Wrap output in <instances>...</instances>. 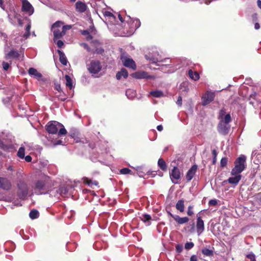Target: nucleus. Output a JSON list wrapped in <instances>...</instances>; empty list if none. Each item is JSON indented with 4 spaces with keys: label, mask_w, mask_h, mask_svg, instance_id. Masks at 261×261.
Listing matches in <instances>:
<instances>
[{
    "label": "nucleus",
    "mask_w": 261,
    "mask_h": 261,
    "mask_svg": "<svg viewBox=\"0 0 261 261\" xmlns=\"http://www.w3.org/2000/svg\"><path fill=\"white\" fill-rule=\"evenodd\" d=\"M57 96L58 98L61 101H64L67 98L66 95L62 91H60V92H59L58 94H57Z\"/></svg>",
    "instance_id": "36"
},
{
    "label": "nucleus",
    "mask_w": 261,
    "mask_h": 261,
    "mask_svg": "<svg viewBox=\"0 0 261 261\" xmlns=\"http://www.w3.org/2000/svg\"><path fill=\"white\" fill-rule=\"evenodd\" d=\"M31 22H30L25 28L26 33L23 35V37L27 38L30 35Z\"/></svg>",
    "instance_id": "39"
},
{
    "label": "nucleus",
    "mask_w": 261,
    "mask_h": 261,
    "mask_svg": "<svg viewBox=\"0 0 261 261\" xmlns=\"http://www.w3.org/2000/svg\"><path fill=\"white\" fill-rule=\"evenodd\" d=\"M17 156L20 159H23L25 155V148L23 146H21L17 152Z\"/></svg>",
    "instance_id": "33"
},
{
    "label": "nucleus",
    "mask_w": 261,
    "mask_h": 261,
    "mask_svg": "<svg viewBox=\"0 0 261 261\" xmlns=\"http://www.w3.org/2000/svg\"><path fill=\"white\" fill-rule=\"evenodd\" d=\"M141 220L146 224L147 225H150L151 224V217L148 214H144L141 217Z\"/></svg>",
    "instance_id": "27"
},
{
    "label": "nucleus",
    "mask_w": 261,
    "mask_h": 261,
    "mask_svg": "<svg viewBox=\"0 0 261 261\" xmlns=\"http://www.w3.org/2000/svg\"><path fill=\"white\" fill-rule=\"evenodd\" d=\"M196 228L198 235L199 236L204 230V222L200 216H198L196 222Z\"/></svg>",
    "instance_id": "13"
},
{
    "label": "nucleus",
    "mask_w": 261,
    "mask_h": 261,
    "mask_svg": "<svg viewBox=\"0 0 261 261\" xmlns=\"http://www.w3.org/2000/svg\"><path fill=\"white\" fill-rule=\"evenodd\" d=\"M0 147L3 149H5L7 148V146L5 145L3 142L0 139Z\"/></svg>",
    "instance_id": "60"
},
{
    "label": "nucleus",
    "mask_w": 261,
    "mask_h": 261,
    "mask_svg": "<svg viewBox=\"0 0 261 261\" xmlns=\"http://www.w3.org/2000/svg\"><path fill=\"white\" fill-rule=\"evenodd\" d=\"M84 182L87 184L89 186L92 187L93 186H97L98 182L97 181H92L87 178L84 179Z\"/></svg>",
    "instance_id": "31"
},
{
    "label": "nucleus",
    "mask_w": 261,
    "mask_h": 261,
    "mask_svg": "<svg viewBox=\"0 0 261 261\" xmlns=\"http://www.w3.org/2000/svg\"><path fill=\"white\" fill-rule=\"evenodd\" d=\"M197 169V166L196 165H193L191 168L188 170L186 174V179L188 181H190L195 174Z\"/></svg>",
    "instance_id": "16"
},
{
    "label": "nucleus",
    "mask_w": 261,
    "mask_h": 261,
    "mask_svg": "<svg viewBox=\"0 0 261 261\" xmlns=\"http://www.w3.org/2000/svg\"><path fill=\"white\" fill-rule=\"evenodd\" d=\"M158 164L161 170L163 171L167 170V165L163 159L161 158L159 159Z\"/></svg>",
    "instance_id": "29"
},
{
    "label": "nucleus",
    "mask_w": 261,
    "mask_h": 261,
    "mask_svg": "<svg viewBox=\"0 0 261 261\" xmlns=\"http://www.w3.org/2000/svg\"><path fill=\"white\" fill-rule=\"evenodd\" d=\"M202 253L204 255L207 256H211L213 255V252L212 250L205 248L202 250Z\"/></svg>",
    "instance_id": "38"
},
{
    "label": "nucleus",
    "mask_w": 261,
    "mask_h": 261,
    "mask_svg": "<svg viewBox=\"0 0 261 261\" xmlns=\"http://www.w3.org/2000/svg\"><path fill=\"white\" fill-rule=\"evenodd\" d=\"M59 48H61L64 45V43L62 40H59L55 42Z\"/></svg>",
    "instance_id": "54"
},
{
    "label": "nucleus",
    "mask_w": 261,
    "mask_h": 261,
    "mask_svg": "<svg viewBox=\"0 0 261 261\" xmlns=\"http://www.w3.org/2000/svg\"><path fill=\"white\" fill-rule=\"evenodd\" d=\"M58 53L59 55V60L60 62L64 65H66L67 63V60L66 59V57L64 54L63 52H62L60 50H58Z\"/></svg>",
    "instance_id": "25"
},
{
    "label": "nucleus",
    "mask_w": 261,
    "mask_h": 261,
    "mask_svg": "<svg viewBox=\"0 0 261 261\" xmlns=\"http://www.w3.org/2000/svg\"><path fill=\"white\" fill-rule=\"evenodd\" d=\"M227 124L223 123V122H220L218 126V130L219 133L226 135L228 133L229 127L226 125Z\"/></svg>",
    "instance_id": "15"
},
{
    "label": "nucleus",
    "mask_w": 261,
    "mask_h": 261,
    "mask_svg": "<svg viewBox=\"0 0 261 261\" xmlns=\"http://www.w3.org/2000/svg\"><path fill=\"white\" fill-rule=\"evenodd\" d=\"M233 175V177H230L227 179V181L228 183L234 185H237L242 178V175L241 174H231Z\"/></svg>",
    "instance_id": "17"
},
{
    "label": "nucleus",
    "mask_w": 261,
    "mask_h": 261,
    "mask_svg": "<svg viewBox=\"0 0 261 261\" xmlns=\"http://www.w3.org/2000/svg\"><path fill=\"white\" fill-rule=\"evenodd\" d=\"M225 110H221L220 111V113H219V117L221 118H222V117L223 116H224L225 115Z\"/></svg>",
    "instance_id": "58"
},
{
    "label": "nucleus",
    "mask_w": 261,
    "mask_h": 261,
    "mask_svg": "<svg viewBox=\"0 0 261 261\" xmlns=\"http://www.w3.org/2000/svg\"><path fill=\"white\" fill-rule=\"evenodd\" d=\"M2 65L3 69L6 71L10 67V64L8 63L5 62H3Z\"/></svg>",
    "instance_id": "50"
},
{
    "label": "nucleus",
    "mask_w": 261,
    "mask_h": 261,
    "mask_svg": "<svg viewBox=\"0 0 261 261\" xmlns=\"http://www.w3.org/2000/svg\"><path fill=\"white\" fill-rule=\"evenodd\" d=\"M24 159H25V161L27 162H31L32 161V157L30 156V155H27V156H24Z\"/></svg>",
    "instance_id": "56"
},
{
    "label": "nucleus",
    "mask_w": 261,
    "mask_h": 261,
    "mask_svg": "<svg viewBox=\"0 0 261 261\" xmlns=\"http://www.w3.org/2000/svg\"><path fill=\"white\" fill-rule=\"evenodd\" d=\"M104 16L106 17H108L111 20H114L115 19V17L114 15L110 12L109 11H105L103 12Z\"/></svg>",
    "instance_id": "40"
},
{
    "label": "nucleus",
    "mask_w": 261,
    "mask_h": 261,
    "mask_svg": "<svg viewBox=\"0 0 261 261\" xmlns=\"http://www.w3.org/2000/svg\"><path fill=\"white\" fill-rule=\"evenodd\" d=\"M193 206L192 205H189L188 207V210H187V214L188 216H192L194 214V212L193 211Z\"/></svg>",
    "instance_id": "47"
},
{
    "label": "nucleus",
    "mask_w": 261,
    "mask_h": 261,
    "mask_svg": "<svg viewBox=\"0 0 261 261\" xmlns=\"http://www.w3.org/2000/svg\"><path fill=\"white\" fill-rule=\"evenodd\" d=\"M54 191H55L57 193V194L55 195V196L58 195L65 196L66 194L67 193V189L64 187H61L58 189H55L51 191L50 192H54Z\"/></svg>",
    "instance_id": "18"
},
{
    "label": "nucleus",
    "mask_w": 261,
    "mask_h": 261,
    "mask_svg": "<svg viewBox=\"0 0 261 261\" xmlns=\"http://www.w3.org/2000/svg\"><path fill=\"white\" fill-rule=\"evenodd\" d=\"M136 170L137 171V174L139 177H144L145 175V173L144 171H143V168L141 167H137Z\"/></svg>",
    "instance_id": "37"
},
{
    "label": "nucleus",
    "mask_w": 261,
    "mask_h": 261,
    "mask_svg": "<svg viewBox=\"0 0 261 261\" xmlns=\"http://www.w3.org/2000/svg\"><path fill=\"white\" fill-rule=\"evenodd\" d=\"M22 3L21 10L29 16L32 15L34 12V9L28 0H20Z\"/></svg>",
    "instance_id": "7"
},
{
    "label": "nucleus",
    "mask_w": 261,
    "mask_h": 261,
    "mask_svg": "<svg viewBox=\"0 0 261 261\" xmlns=\"http://www.w3.org/2000/svg\"><path fill=\"white\" fill-rule=\"evenodd\" d=\"M175 207L180 212H184L185 211L184 200L183 199L179 200L175 205Z\"/></svg>",
    "instance_id": "22"
},
{
    "label": "nucleus",
    "mask_w": 261,
    "mask_h": 261,
    "mask_svg": "<svg viewBox=\"0 0 261 261\" xmlns=\"http://www.w3.org/2000/svg\"><path fill=\"white\" fill-rule=\"evenodd\" d=\"M51 186V180L47 175H41L35 184L34 190L37 194H45Z\"/></svg>",
    "instance_id": "1"
},
{
    "label": "nucleus",
    "mask_w": 261,
    "mask_h": 261,
    "mask_svg": "<svg viewBox=\"0 0 261 261\" xmlns=\"http://www.w3.org/2000/svg\"><path fill=\"white\" fill-rule=\"evenodd\" d=\"M176 103L179 106H181L182 105V98L180 96H179L178 97L177 100L176 101Z\"/></svg>",
    "instance_id": "55"
},
{
    "label": "nucleus",
    "mask_w": 261,
    "mask_h": 261,
    "mask_svg": "<svg viewBox=\"0 0 261 261\" xmlns=\"http://www.w3.org/2000/svg\"><path fill=\"white\" fill-rule=\"evenodd\" d=\"M227 163V159L226 158H223L221 160L220 164L221 167H224L226 166Z\"/></svg>",
    "instance_id": "48"
},
{
    "label": "nucleus",
    "mask_w": 261,
    "mask_h": 261,
    "mask_svg": "<svg viewBox=\"0 0 261 261\" xmlns=\"http://www.w3.org/2000/svg\"><path fill=\"white\" fill-rule=\"evenodd\" d=\"M82 34L85 36H87V39L90 40L92 38V36L89 34V32L88 30H84L82 32Z\"/></svg>",
    "instance_id": "44"
},
{
    "label": "nucleus",
    "mask_w": 261,
    "mask_h": 261,
    "mask_svg": "<svg viewBox=\"0 0 261 261\" xmlns=\"http://www.w3.org/2000/svg\"><path fill=\"white\" fill-rule=\"evenodd\" d=\"M215 94L213 92L207 91L202 97V104L206 106L211 102L214 99Z\"/></svg>",
    "instance_id": "9"
},
{
    "label": "nucleus",
    "mask_w": 261,
    "mask_h": 261,
    "mask_svg": "<svg viewBox=\"0 0 261 261\" xmlns=\"http://www.w3.org/2000/svg\"><path fill=\"white\" fill-rule=\"evenodd\" d=\"M125 94L127 98L130 99H133L136 95V91L132 89H127Z\"/></svg>",
    "instance_id": "28"
},
{
    "label": "nucleus",
    "mask_w": 261,
    "mask_h": 261,
    "mask_svg": "<svg viewBox=\"0 0 261 261\" xmlns=\"http://www.w3.org/2000/svg\"><path fill=\"white\" fill-rule=\"evenodd\" d=\"M188 75L190 79L194 81H197L199 79V75L196 71L194 72L192 70L190 69L188 71Z\"/></svg>",
    "instance_id": "24"
},
{
    "label": "nucleus",
    "mask_w": 261,
    "mask_h": 261,
    "mask_svg": "<svg viewBox=\"0 0 261 261\" xmlns=\"http://www.w3.org/2000/svg\"><path fill=\"white\" fill-rule=\"evenodd\" d=\"M150 94L154 97H161L164 95L163 92L160 90L152 91Z\"/></svg>",
    "instance_id": "32"
},
{
    "label": "nucleus",
    "mask_w": 261,
    "mask_h": 261,
    "mask_svg": "<svg viewBox=\"0 0 261 261\" xmlns=\"http://www.w3.org/2000/svg\"><path fill=\"white\" fill-rule=\"evenodd\" d=\"M63 23L61 21H57L55 23L53 24L52 26V30H54L56 29V28L58 29V28H60L62 27Z\"/></svg>",
    "instance_id": "43"
},
{
    "label": "nucleus",
    "mask_w": 261,
    "mask_h": 261,
    "mask_svg": "<svg viewBox=\"0 0 261 261\" xmlns=\"http://www.w3.org/2000/svg\"><path fill=\"white\" fill-rule=\"evenodd\" d=\"M128 76V72L127 70L123 68L120 71H119L117 73L116 77L117 80H120L122 77L124 78H126Z\"/></svg>",
    "instance_id": "23"
},
{
    "label": "nucleus",
    "mask_w": 261,
    "mask_h": 261,
    "mask_svg": "<svg viewBox=\"0 0 261 261\" xmlns=\"http://www.w3.org/2000/svg\"><path fill=\"white\" fill-rule=\"evenodd\" d=\"M58 130V136L65 135L67 133V131L63 125Z\"/></svg>",
    "instance_id": "41"
},
{
    "label": "nucleus",
    "mask_w": 261,
    "mask_h": 261,
    "mask_svg": "<svg viewBox=\"0 0 261 261\" xmlns=\"http://www.w3.org/2000/svg\"><path fill=\"white\" fill-rule=\"evenodd\" d=\"M0 188L5 190L10 189L11 188L10 181L6 178L0 177Z\"/></svg>",
    "instance_id": "12"
},
{
    "label": "nucleus",
    "mask_w": 261,
    "mask_h": 261,
    "mask_svg": "<svg viewBox=\"0 0 261 261\" xmlns=\"http://www.w3.org/2000/svg\"><path fill=\"white\" fill-rule=\"evenodd\" d=\"M183 250V246L181 244H177L176 246V250L178 253H180Z\"/></svg>",
    "instance_id": "49"
},
{
    "label": "nucleus",
    "mask_w": 261,
    "mask_h": 261,
    "mask_svg": "<svg viewBox=\"0 0 261 261\" xmlns=\"http://www.w3.org/2000/svg\"><path fill=\"white\" fill-rule=\"evenodd\" d=\"M246 157L244 155L239 156L234 162V167L232 169L231 174H240L246 168Z\"/></svg>",
    "instance_id": "2"
},
{
    "label": "nucleus",
    "mask_w": 261,
    "mask_h": 261,
    "mask_svg": "<svg viewBox=\"0 0 261 261\" xmlns=\"http://www.w3.org/2000/svg\"><path fill=\"white\" fill-rule=\"evenodd\" d=\"M132 76L137 79H154L155 77L152 75H148L147 73L145 71H138L132 74Z\"/></svg>",
    "instance_id": "10"
},
{
    "label": "nucleus",
    "mask_w": 261,
    "mask_h": 261,
    "mask_svg": "<svg viewBox=\"0 0 261 261\" xmlns=\"http://www.w3.org/2000/svg\"><path fill=\"white\" fill-rule=\"evenodd\" d=\"M95 51L97 54H102L104 51V50H103V49H102V48L100 47V48L96 49Z\"/></svg>",
    "instance_id": "59"
},
{
    "label": "nucleus",
    "mask_w": 261,
    "mask_h": 261,
    "mask_svg": "<svg viewBox=\"0 0 261 261\" xmlns=\"http://www.w3.org/2000/svg\"><path fill=\"white\" fill-rule=\"evenodd\" d=\"M128 18L126 20L128 25L129 26V32L128 33V36H130L134 32L138 29L141 25V22L138 19H133L130 18L129 16H126L125 19Z\"/></svg>",
    "instance_id": "3"
},
{
    "label": "nucleus",
    "mask_w": 261,
    "mask_h": 261,
    "mask_svg": "<svg viewBox=\"0 0 261 261\" xmlns=\"http://www.w3.org/2000/svg\"><path fill=\"white\" fill-rule=\"evenodd\" d=\"M221 122H223L225 124H228L231 120L230 114H227L221 118Z\"/></svg>",
    "instance_id": "35"
},
{
    "label": "nucleus",
    "mask_w": 261,
    "mask_h": 261,
    "mask_svg": "<svg viewBox=\"0 0 261 261\" xmlns=\"http://www.w3.org/2000/svg\"><path fill=\"white\" fill-rule=\"evenodd\" d=\"M71 28V25H66L62 26L61 29H62V31L65 34L66 31L67 30L70 29Z\"/></svg>",
    "instance_id": "51"
},
{
    "label": "nucleus",
    "mask_w": 261,
    "mask_h": 261,
    "mask_svg": "<svg viewBox=\"0 0 261 261\" xmlns=\"http://www.w3.org/2000/svg\"><path fill=\"white\" fill-rule=\"evenodd\" d=\"M18 196L20 199H24L28 194L29 187L27 184L20 180L17 184Z\"/></svg>",
    "instance_id": "4"
},
{
    "label": "nucleus",
    "mask_w": 261,
    "mask_h": 261,
    "mask_svg": "<svg viewBox=\"0 0 261 261\" xmlns=\"http://www.w3.org/2000/svg\"><path fill=\"white\" fill-rule=\"evenodd\" d=\"M81 45L82 46H83L85 49H86L87 50H88V51L89 50L90 48L87 44L83 43H82Z\"/></svg>",
    "instance_id": "62"
},
{
    "label": "nucleus",
    "mask_w": 261,
    "mask_h": 261,
    "mask_svg": "<svg viewBox=\"0 0 261 261\" xmlns=\"http://www.w3.org/2000/svg\"><path fill=\"white\" fill-rule=\"evenodd\" d=\"M120 172L121 174H132L131 170L127 168H124L120 169Z\"/></svg>",
    "instance_id": "42"
},
{
    "label": "nucleus",
    "mask_w": 261,
    "mask_h": 261,
    "mask_svg": "<svg viewBox=\"0 0 261 261\" xmlns=\"http://www.w3.org/2000/svg\"><path fill=\"white\" fill-rule=\"evenodd\" d=\"M217 204V200L216 199H211L208 202L210 206H215Z\"/></svg>",
    "instance_id": "52"
},
{
    "label": "nucleus",
    "mask_w": 261,
    "mask_h": 261,
    "mask_svg": "<svg viewBox=\"0 0 261 261\" xmlns=\"http://www.w3.org/2000/svg\"><path fill=\"white\" fill-rule=\"evenodd\" d=\"M55 89L58 91V92H60L62 91V89L61 88V86L60 84H57L55 85Z\"/></svg>",
    "instance_id": "57"
},
{
    "label": "nucleus",
    "mask_w": 261,
    "mask_h": 261,
    "mask_svg": "<svg viewBox=\"0 0 261 261\" xmlns=\"http://www.w3.org/2000/svg\"><path fill=\"white\" fill-rule=\"evenodd\" d=\"M39 212L37 210H32L29 214V216L32 219H35L39 217Z\"/></svg>",
    "instance_id": "34"
},
{
    "label": "nucleus",
    "mask_w": 261,
    "mask_h": 261,
    "mask_svg": "<svg viewBox=\"0 0 261 261\" xmlns=\"http://www.w3.org/2000/svg\"><path fill=\"white\" fill-rule=\"evenodd\" d=\"M170 177L173 183H178V180L181 178V175L180 171L177 167H173L171 172L170 173Z\"/></svg>",
    "instance_id": "8"
},
{
    "label": "nucleus",
    "mask_w": 261,
    "mask_h": 261,
    "mask_svg": "<svg viewBox=\"0 0 261 261\" xmlns=\"http://www.w3.org/2000/svg\"><path fill=\"white\" fill-rule=\"evenodd\" d=\"M65 78L66 80V86L71 89L73 86L71 77L68 75H65Z\"/></svg>",
    "instance_id": "30"
},
{
    "label": "nucleus",
    "mask_w": 261,
    "mask_h": 261,
    "mask_svg": "<svg viewBox=\"0 0 261 261\" xmlns=\"http://www.w3.org/2000/svg\"><path fill=\"white\" fill-rule=\"evenodd\" d=\"M123 65L126 67L132 68L134 70L136 69V65L135 62L131 58L122 57L121 58Z\"/></svg>",
    "instance_id": "11"
},
{
    "label": "nucleus",
    "mask_w": 261,
    "mask_h": 261,
    "mask_svg": "<svg viewBox=\"0 0 261 261\" xmlns=\"http://www.w3.org/2000/svg\"><path fill=\"white\" fill-rule=\"evenodd\" d=\"M102 68L100 62L98 60H92L88 65V69L92 74H96Z\"/></svg>",
    "instance_id": "6"
},
{
    "label": "nucleus",
    "mask_w": 261,
    "mask_h": 261,
    "mask_svg": "<svg viewBox=\"0 0 261 261\" xmlns=\"http://www.w3.org/2000/svg\"><path fill=\"white\" fill-rule=\"evenodd\" d=\"M163 60H159L157 58H153L152 59V62L153 63H156L158 62H163Z\"/></svg>",
    "instance_id": "61"
},
{
    "label": "nucleus",
    "mask_w": 261,
    "mask_h": 261,
    "mask_svg": "<svg viewBox=\"0 0 261 261\" xmlns=\"http://www.w3.org/2000/svg\"><path fill=\"white\" fill-rule=\"evenodd\" d=\"M10 198H7L6 196L3 194H0V200H4V201H10Z\"/></svg>",
    "instance_id": "53"
},
{
    "label": "nucleus",
    "mask_w": 261,
    "mask_h": 261,
    "mask_svg": "<svg viewBox=\"0 0 261 261\" xmlns=\"http://www.w3.org/2000/svg\"><path fill=\"white\" fill-rule=\"evenodd\" d=\"M169 214L178 224H185L189 221V218L187 217H180L178 215H174L170 213Z\"/></svg>",
    "instance_id": "14"
},
{
    "label": "nucleus",
    "mask_w": 261,
    "mask_h": 261,
    "mask_svg": "<svg viewBox=\"0 0 261 261\" xmlns=\"http://www.w3.org/2000/svg\"><path fill=\"white\" fill-rule=\"evenodd\" d=\"M246 257L248 258H249L250 260V261H256L255 256L252 252H250L249 254H248L246 255Z\"/></svg>",
    "instance_id": "45"
},
{
    "label": "nucleus",
    "mask_w": 261,
    "mask_h": 261,
    "mask_svg": "<svg viewBox=\"0 0 261 261\" xmlns=\"http://www.w3.org/2000/svg\"><path fill=\"white\" fill-rule=\"evenodd\" d=\"M194 246V243L192 242H187L185 245V248L187 250L192 249Z\"/></svg>",
    "instance_id": "46"
},
{
    "label": "nucleus",
    "mask_w": 261,
    "mask_h": 261,
    "mask_svg": "<svg viewBox=\"0 0 261 261\" xmlns=\"http://www.w3.org/2000/svg\"><path fill=\"white\" fill-rule=\"evenodd\" d=\"M19 56V54L18 51L12 49L7 55L6 58H18Z\"/></svg>",
    "instance_id": "26"
},
{
    "label": "nucleus",
    "mask_w": 261,
    "mask_h": 261,
    "mask_svg": "<svg viewBox=\"0 0 261 261\" xmlns=\"http://www.w3.org/2000/svg\"><path fill=\"white\" fill-rule=\"evenodd\" d=\"M156 128H157L158 130L161 132L163 129V127L162 125H159L157 126Z\"/></svg>",
    "instance_id": "64"
},
{
    "label": "nucleus",
    "mask_w": 261,
    "mask_h": 261,
    "mask_svg": "<svg viewBox=\"0 0 261 261\" xmlns=\"http://www.w3.org/2000/svg\"><path fill=\"white\" fill-rule=\"evenodd\" d=\"M190 261H197V257L196 255H192L190 257Z\"/></svg>",
    "instance_id": "63"
},
{
    "label": "nucleus",
    "mask_w": 261,
    "mask_h": 261,
    "mask_svg": "<svg viewBox=\"0 0 261 261\" xmlns=\"http://www.w3.org/2000/svg\"><path fill=\"white\" fill-rule=\"evenodd\" d=\"M28 72L30 75L33 76L37 80L41 79L42 76V74L34 68H30L28 70Z\"/></svg>",
    "instance_id": "19"
},
{
    "label": "nucleus",
    "mask_w": 261,
    "mask_h": 261,
    "mask_svg": "<svg viewBox=\"0 0 261 261\" xmlns=\"http://www.w3.org/2000/svg\"><path fill=\"white\" fill-rule=\"evenodd\" d=\"M62 124L57 121H50L46 125V129L49 134H55Z\"/></svg>",
    "instance_id": "5"
},
{
    "label": "nucleus",
    "mask_w": 261,
    "mask_h": 261,
    "mask_svg": "<svg viewBox=\"0 0 261 261\" xmlns=\"http://www.w3.org/2000/svg\"><path fill=\"white\" fill-rule=\"evenodd\" d=\"M76 10L81 13L84 12L87 9V6L84 3L81 2H77L75 4Z\"/></svg>",
    "instance_id": "20"
},
{
    "label": "nucleus",
    "mask_w": 261,
    "mask_h": 261,
    "mask_svg": "<svg viewBox=\"0 0 261 261\" xmlns=\"http://www.w3.org/2000/svg\"><path fill=\"white\" fill-rule=\"evenodd\" d=\"M54 38V42H56V40L61 38L65 34L62 31H60L59 29H55L53 30Z\"/></svg>",
    "instance_id": "21"
}]
</instances>
